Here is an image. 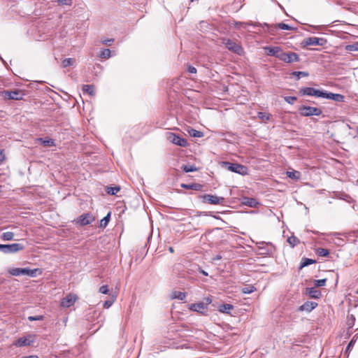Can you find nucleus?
Wrapping results in <instances>:
<instances>
[{
  "instance_id": "obj_1",
  "label": "nucleus",
  "mask_w": 358,
  "mask_h": 358,
  "mask_svg": "<svg viewBox=\"0 0 358 358\" xmlns=\"http://www.w3.org/2000/svg\"><path fill=\"white\" fill-rule=\"evenodd\" d=\"M8 273L13 276L24 275L30 277H36L38 274H41L42 271L39 268H13L8 270Z\"/></svg>"
},
{
  "instance_id": "obj_2",
  "label": "nucleus",
  "mask_w": 358,
  "mask_h": 358,
  "mask_svg": "<svg viewBox=\"0 0 358 358\" xmlns=\"http://www.w3.org/2000/svg\"><path fill=\"white\" fill-rule=\"evenodd\" d=\"M299 111L300 115L303 117H310L312 115L318 116L322 113V109L320 108L307 106H302L299 107Z\"/></svg>"
},
{
  "instance_id": "obj_3",
  "label": "nucleus",
  "mask_w": 358,
  "mask_h": 358,
  "mask_svg": "<svg viewBox=\"0 0 358 358\" xmlns=\"http://www.w3.org/2000/svg\"><path fill=\"white\" fill-rule=\"evenodd\" d=\"M166 136L167 140L173 144L184 148L188 145V143L185 138H183L174 133L167 132L166 134Z\"/></svg>"
},
{
  "instance_id": "obj_4",
  "label": "nucleus",
  "mask_w": 358,
  "mask_h": 358,
  "mask_svg": "<svg viewBox=\"0 0 358 358\" xmlns=\"http://www.w3.org/2000/svg\"><path fill=\"white\" fill-rule=\"evenodd\" d=\"M23 249L24 246L20 243L0 244V251L6 254L15 253Z\"/></svg>"
},
{
  "instance_id": "obj_5",
  "label": "nucleus",
  "mask_w": 358,
  "mask_h": 358,
  "mask_svg": "<svg viewBox=\"0 0 358 358\" xmlns=\"http://www.w3.org/2000/svg\"><path fill=\"white\" fill-rule=\"evenodd\" d=\"M223 43L225 44L226 48L229 50H230L234 53H236L239 55L243 54V48L241 47V45L240 44L237 43L236 42H235L232 40H230V39H224Z\"/></svg>"
},
{
  "instance_id": "obj_6",
  "label": "nucleus",
  "mask_w": 358,
  "mask_h": 358,
  "mask_svg": "<svg viewBox=\"0 0 358 358\" xmlns=\"http://www.w3.org/2000/svg\"><path fill=\"white\" fill-rule=\"evenodd\" d=\"M279 59L286 62V63H292V62H297L299 61V55L292 52H283L280 55Z\"/></svg>"
},
{
  "instance_id": "obj_7",
  "label": "nucleus",
  "mask_w": 358,
  "mask_h": 358,
  "mask_svg": "<svg viewBox=\"0 0 358 358\" xmlns=\"http://www.w3.org/2000/svg\"><path fill=\"white\" fill-rule=\"evenodd\" d=\"M202 199L204 202L214 205L222 204L224 201V199L223 197L212 194H204L202 196Z\"/></svg>"
},
{
  "instance_id": "obj_8",
  "label": "nucleus",
  "mask_w": 358,
  "mask_h": 358,
  "mask_svg": "<svg viewBox=\"0 0 358 358\" xmlns=\"http://www.w3.org/2000/svg\"><path fill=\"white\" fill-rule=\"evenodd\" d=\"M2 94L5 99L8 100H21L23 96V94L20 90H5L2 92Z\"/></svg>"
},
{
  "instance_id": "obj_9",
  "label": "nucleus",
  "mask_w": 358,
  "mask_h": 358,
  "mask_svg": "<svg viewBox=\"0 0 358 358\" xmlns=\"http://www.w3.org/2000/svg\"><path fill=\"white\" fill-rule=\"evenodd\" d=\"M95 218L91 213H84L77 218L76 222L81 226H85L91 224Z\"/></svg>"
},
{
  "instance_id": "obj_10",
  "label": "nucleus",
  "mask_w": 358,
  "mask_h": 358,
  "mask_svg": "<svg viewBox=\"0 0 358 358\" xmlns=\"http://www.w3.org/2000/svg\"><path fill=\"white\" fill-rule=\"evenodd\" d=\"M77 299L78 296L76 294H69L62 299L61 306L64 308H69L76 303Z\"/></svg>"
},
{
  "instance_id": "obj_11",
  "label": "nucleus",
  "mask_w": 358,
  "mask_h": 358,
  "mask_svg": "<svg viewBox=\"0 0 358 358\" xmlns=\"http://www.w3.org/2000/svg\"><path fill=\"white\" fill-rule=\"evenodd\" d=\"M263 27H266L267 31L271 33H273L275 31L276 27H278L283 30H293L294 29V28L292 27H291L288 24H286L283 22H280V23H278L275 25H269L266 23H264L263 25Z\"/></svg>"
},
{
  "instance_id": "obj_12",
  "label": "nucleus",
  "mask_w": 358,
  "mask_h": 358,
  "mask_svg": "<svg viewBox=\"0 0 358 358\" xmlns=\"http://www.w3.org/2000/svg\"><path fill=\"white\" fill-rule=\"evenodd\" d=\"M325 41H326L322 38L309 37L305 38L303 43L305 45H323Z\"/></svg>"
},
{
  "instance_id": "obj_13",
  "label": "nucleus",
  "mask_w": 358,
  "mask_h": 358,
  "mask_svg": "<svg viewBox=\"0 0 358 358\" xmlns=\"http://www.w3.org/2000/svg\"><path fill=\"white\" fill-rule=\"evenodd\" d=\"M300 93L304 96L320 97L321 91L313 87H303L300 89Z\"/></svg>"
},
{
  "instance_id": "obj_14",
  "label": "nucleus",
  "mask_w": 358,
  "mask_h": 358,
  "mask_svg": "<svg viewBox=\"0 0 358 358\" xmlns=\"http://www.w3.org/2000/svg\"><path fill=\"white\" fill-rule=\"evenodd\" d=\"M264 50L268 56H273L278 59L282 52L281 48L279 46H267L264 48Z\"/></svg>"
},
{
  "instance_id": "obj_15",
  "label": "nucleus",
  "mask_w": 358,
  "mask_h": 358,
  "mask_svg": "<svg viewBox=\"0 0 358 358\" xmlns=\"http://www.w3.org/2000/svg\"><path fill=\"white\" fill-rule=\"evenodd\" d=\"M31 338V336L30 335L28 336L27 337H21L15 341L14 345L17 347L30 345L34 342V340Z\"/></svg>"
},
{
  "instance_id": "obj_16",
  "label": "nucleus",
  "mask_w": 358,
  "mask_h": 358,
  "mask_svg": "<svg viewBox=\"0 0 358 358\" xmlns=\"http://www.w3.org/2000/svg\"><path fill=\"white\" fill-rule=\"evenodd\" d=\"M317 306V303L316 302H314V301H306V302H305L303 305H301L299 308V310H300V311L310 312Z\"/></svg>"
},
{
  "instance_id": "obj_17",
  "label": "nucleus",
  "mask_w": 358,
  "mask_h": 358,
  "mask_svg": "<svg viewBox=\"0 0 358 358\" xmlns=\"http://www.w3.org/2000/svg\"><path fill=\"white\" fill-rule=\"evenodd\" d=\"M226 166H227V169L229 171H231L232 172L238 173H241V171L245 169V167L243 165L238 164H234V163H229L226 162Z\"/></svg>"
},
{
  "instance_id": "obj_18",
  "label": "nucleus",
  "mask_w": 358,
  "mask_h": 358,
  "mask_svg": "<svg viewBox=\"0 0 358 358\" xmlns=\"http://www.w3.org/2000/svg\"><path fill=\"white\" fill-rule=\"evenodd\" d=\"M206 305H205L202 302H200V303H192L189 306V309L192 311H196V312H198V313H203V310L206 309Z\"/></svg>"
},
{
  "instance_id": "obj_19",
  "label": "nucleus",
  "mask_w": 358,
  "mask_h": 358,
  "mask_svg": "<svg viewBox=\"0 0 358 358\" xmlns=\"http://www.w3.org/2000/svg\"><path fill=\"white\" fill-rule=\"evenodd\" d=\"M307 294L313 299H319L322 295L321 292L315 287L307 288Z\"/></svg>"
},
{
  "instance_id": "obj_20",
  "label": "nucleus",
  "mask_w": 358,
  "mask_h": 358,
  "mask_svg": "<svg viewBox=\"0 0 358 358\" xmlns=\"http://www.w3.org/2000/svg\"><path fill=\"white\" fill-rule=\"evenodd\" d=\"M243 203L252 208L257 207L259 205V203L255 199L249 197L243 198Z\"/></svg>"
},
{
  "instance_id": "obj_21",
  "label": "nucleus",
  "mask_w": 358,
  "mask_h": 358,
  "mask_svg": "<svg viewBox=\"0 0 358 358\" xmlns=\"http://www.w3.org/2000/svg\"><path fill=\"white\" fill-rule=\"evenodd\" d=\"M83 93H87L92 96H94L95 94L94 87L92 85H84L83 86Z\"/></svg>"
},
{
  "instance_id": "obj_22",
  "label": "nucleus",
  "mask_w": 358,
  "mask_h": 358,
  "mask_svg": "<svg viewBox=\"0 0 358 358\" xmlns=\"http://www.w3.org/2000/svg\"><path fill=\"white\" fill-rule=\"evenodd\" d=\"M234 308L233 306L229 303L222 304L219 306L218 310L223 313H229V311Z\"/></svg>"
},
{
  "instance_id": "obj_23",
  "label": "nucleus",
  "mask_w": 358,
  "mask_h": 358,
  "mask_svg": "<svg viewBox=\"0 0 358 358\" xmlns=\"http://www.w3.org/2000/svg\"><path fill=\"white\" fill-rule=\"evenodd\" d=\"M171 297L172 299H177L183 301L185 299L186 295L185 292H182L180 291H174L171 294Z\"/></svg>"
},
{
  "instance_id": "obj_24",
  "label": "nucleus",
  "mask_w": 358,
  "mask_h": 358,
  "mask_svg": "<svg viewBox=\"0 0 358 358\" xmlns=\"http://www.w3.org/2000/svg\"><path fill=\"white\" fill-rule=\"evenodd\" d=\"M286 175L288 178H292V179H294V180H298L300 178V173L299 171H287L286 172Z\"/></svg>"
},
{
  "instance_id": "obj_25",
  "label": "nucleus",
  "mask_w": 358,
  "mask_h": 358,
  "mask_svg": "<svg viewBox=\"0 0 358 358\" xmlns=\"http://www.w3.org/2000/svg\"><path fill=\"white\" fill-rule=\"evenodd\" d=\"M287 242L293 248L299 243V240L296 236H291L287 238Z\"/></svg>"
},
{
  "instance_id": "obj_26",
  "label": "nucleus",
  "mask_w": 358,
  "mask_h": 358,
  "mask_svg": "<svg viewBox=\"0 0 358 358\" xmlns=\"http://www.w3.org/2000/svg\"><path fill=\"white\" fill-rule=\"evenodd\" d=\"M13 237H14V234L11 231L4 232L1 235V238L3 241H7L13 240Z\"/></svg>"
},
{
  "instance_id": "obj_27",
  "label": "nucleus",
  "mask_w": 358,
  "mask_h": 358,
  "mask_svg": "<svg viewBox=\"0 0 358 358\" xmlns=\"http://www.w3.org/2000/svg\"><path fill=\"white\" fill-rule=\"evenodd\" d=\"M38 141H40L45 146H53V145H55L54 140H52L51 138L45 140L43 138H40L38 139Z\"/></svg>"
},
{
  "instance_id": "obj_28",
  "label": "nucleus",
  "mask_w": 358,
  "mask_h": 358,
  "mask_svg": "<svg viewBox=\"0 0 358 358\" xmlns=\"http://www.w3.org/2000/svg\"><path fill=\"white\" fill-rule=\"evenodd\" d=\"M270 116L271 115L268 113H264V112H259L257 113L258 118H259L260 120H262L264 122L268 121L270 120Z\"/></svg>"
},
{
  "instance_id": "obj_29",
  "label": "nucleus",
  "mask_w": 358,
  "mask_h": 358,
  "mask_svg": "<svg viewBox=\"0 0 358 358\" xmlns=\"http://www.w3.org/2000/svg\"><path fill=\"white\" fill-rule=\"evenodd\" d=\"M120 190L119 186L107 187V193L110 195H115Z\"/></svg>"
},
{
  "instance_id": "obj_30",
  "label": "nucleus",
  "mask_w": 358,
  "mask_h": 358,
  "mask_svg": "<svg viewBox=\"0 0 358 358\" xmlns=\"http://www.w3.org/2000/svg\"><path fill=\"white\" fill-rule=\"evenodd\" d=\"M316 253L320 257H327L329 255V251L327 249L319 248L317 249Z\"/></svg>"
},
{
  "instance_id": "obj_31",
  "label": "nucleus",
  "mask_w": 358,
  "mask_h": 358,
  "mask_svg": "<svg viewBox=\"0 0 358 358\" xmlns=\"http://www.w3.org/2000/svg\"><path fill=\"white\" fill-rule=\"evenodd\" d=\"M188 132H189V135L193 137L201 138L203 135L201 131H197L194 129H191L190 130L188 131Z\"/></svg>"
},
{
  "instance_id": "obj_32",
  "label": "nucleus",
  "mask_w": 358,
  "mask_h": 358,
  "mask_svg": "<svg viewBox=\"0 0 358 358\" xmlns=\"http://www.w3.org/2000/svg\"><path fill=\"white\" fill-rule=\"evenodd\" d=\"M182 169L185 173L194 172L197 170V169L193 165H183L182 166Z\"/></svg>"
},
{
  "instance_id": "obj_33",
  "label": "nucleus",
  "mask_w": 358,
  "mask_h": 358,
  "mask_svg": "<svg viewBox=\"0 0 358 358\" xmlns=\"http://www.w3.org/2000/svg\"><path fill=\"white\" fill-rule=\"evenodd\" d=\"M110 213H108V215L106 216H105L101 220V223H100V227H106L108 224V223L110 221Z\"/></svg>"
},
{
  "instance_id": "obj_34",
  "label": "nucleus",
  "mask_w": 358,
  "mask_h": 358,
  "mask_svg": "<svg viewBox=\"0 0 358 358\" xmlns=\"http://www.w3.org/2000/svg\"><path fill=\"white\" fill-rule=\"evenodd\" d=\"M99 57L102 59H108L110 57V50L109 49H103Z\"/></svg>"
},
{
  "instance_id": "obj_35",
  "label": "nucleus",
  "mask_w": 358,
  "mask_h": 358,
  "mask_svg": "<svg viewBox=\"0 0 358 358\" xmlns=\"http://www.w3.org/2000/svg\"><path fill=\"white\" fill-rule=\"evenodd\" d=\"M292 75L296 76L297 78V80H299L301 76L302 77H308V73L306 71H294L292 72Z\"/></svg>"
},
{
  "instance_id": "obj_36",
  "label": "nucleus",
  "mask_w": 358,
  "mask_h": 358,
  "mask_svg": "<svg viewBox=\"0 0 358 358\" xmlns=\"http://www.w3.org/2000/svg\"><path fill=\"white\" fill-rule=\"evenodd\" d=\"M73 62L74 60L72 58L64 59L62 62V67L66 68L67 66L73 65Z\"/></svg>"
},
{
  "instance_id": "obj_37",
  "label": "nucleus",
  "mask_w": 358,
  "mask_h": 358,
  "mask_svg": "<svg viewBox=\"0 0 358 358\" xmlns=\"http://www.w3.org/2000/svg\"><path fill=\"white\" fill-rule=\"evenodd\" d=\"M315 262V261L312 259H308V258L303 259L302 262L301 264V267L307 266L308 265L314 264Z\"/></svg>"
},
{
  "instance_id": "obj_38",
  "label": "nucleus",
  "mask_w": 358,
  "mask_h": 358,
  "mask_svg": "<svg viewBox=\"0 0 358 358\" xmlns=\"http://www.w3.org/2000/svg\"><path fill=\"white\" fill-rule=\"evenodd\" d=\"M334 93L321 91L320 97L333 100Z\"/></svg>"
},
{
  "instance_id": "obj_39",
  "label": "nucleus",
  "mask_w": 358,
  "mask_h": 358,
  "mask_svg": "<svg viewBox=\"0 0 358 358\" xmlns=\"http://www.w3.org/2000/svg\"><path fill=\"white\" fill-rule=\"evenodd\" d=\"M348 325L349 328H351L354 326L355 321V317L353 315H349L348 316Z\"/></svg>"
},
{
  "instance_id": "obj_40",
  "label": "nucleus",
  "mask_w": 358,
  "mask_h": 358,
  "mask_svg": "<svg viewBox=\"0 0 358 358\" xmlns=\"http://www.w3.org/2000/svg\"><path fill=\"white\" fill-rule=\"evenodd\" d=\"M56 2L60 6H71L73 3L72 0H57Z\"/></svg>"
},
{
  "instance_id": "obj_41",
  "label": "nucleus",
  "mask_w": 358,
  "mask_h": 358,
  "mask_svg": "<svg viewBox=\"0 0 358 358\" xmlns=\"http://www.w3.org/2000/svg\"><path fill=\"white\" fill-rule=\"evenodd\" d=\"M327 282V279H320V280H315L314 285L315 287H322L324 286Z\"/></svg>"
},
{
  "instance_id": "obj_42",
  "label": "nucleus",
  "mask_w": 358,
  "mask_h": 358,
  "mask_svg": "<svg viewBox=\"0 0 358 358\" xmlns=\"http://www.w3.org/2000/svg\"><path fill=\"white\" fill-rule=\"evenodd\" d=\"M255 290L253 286H246L242 289V292L244 294H250Z\"/></svg>"
},
{
  "instance_id": "obj_43",
  "label": "nucleus",
  "mask_w": 358,
  "mask_h": 358,
  "mask_svg": "<svg viewBox=\"0 0 358 358\" xmlns=\"http://www.w3.org/2000/svg\"><path fill=\"white\" fill-rule=\"evenodd\" d=\"M345 49L348 51H358V43L348 45Z\"/></svg>"
},
{
  "instance_id": "obj_44",
  "label": "nucleus",
  "mask_w": 358,
  "mask_h": 358,
  "mask_svg": "<svg viewBox=\"0 0 358 358\" xmlns=\"http://www.w3.org/2000/svg\"><path fill=\"white\" fill-rule=\"evenodd\" d=\"M333 100L337 102H342L344 101V96L340 94H334Z\"/></svg>"
},
{
  "instance_id": "obj_45",
  "label": "nucleus",
  "mask_w": 358,
  "mask_h": 358,
  "mask_svg": "<svg viewBox=\"0 0 358 358\" xmlns=\"http://www.w3.org/2000/svg\"><path fill=\"white\" fill-rule=\"evenodd\" d=\"M284 99L287 103H288L289 104H294V103L296 100V96H285Z\"/></svg>"
},
{
  "instance_id": "obj_46",
  "label": "nucleus",
  "mask_w": 358,
  "mask_h": 358,
  "mask_svg": "<svg viewBox=\"0 0 358 358\" xmlns=\"http://www.w3.org/2000/svg\"><path fill=\"white\" fill-rule=\"evenodd\" d=\"M99 292L103 294H108L109 292L108 285H103L99 288Z\"/></svg>"
},
{
  "instance_id": "obj_47",
  "label": "nucleus",
  "mask_w": 358,
  "mask_h": 358,
  "mask_svg": "<svg viewBox=\"0 0 358 358\" xmlns=\"http://www.w3.org/2000/svg\"><path fill=\"white\" fill-rule=\"evenodd\" d=\"M115 301V296L111 301H109V300L106 301L103 305V308H108L109 307H110L112 306V304L114 303Z\"/></svg>"
},
{
  "instance_id": "obj_48",
  "label": "nucleus",
  "mask_w": 358,
  "mask_h": 358,
  "mask_svg": "<svg viewBox=\"0 0 358 358\" xmlns=\"http://www.w3.org/2000/svg\"><path fill=\"white\" fill-rule=\"evenodd\" d=\"M43 319V316H42V315L28 317V320L29 321L42 320Z\"/></svg>"
},
{
  "instance_id": "obj_49",
  "label": "nucleus",
  "mask_w": 358,
  "mask_h": 358,
  "mask_svg": "<svg viewBox=\"0 0 358 358\" xmlns=\"http://www.w3.org/2000/svg\"><path fill=\"white\" fill-rule=\"evenodd\" d=\"M356 342V340L355 339V338H353L350 341V343H348V346H347V348H346V350L348 351V350H350L351 348L353 347V345H355Z\"/></svg>"
},
{
  "instance_id": "obj_50",
  "label": "nucleus",
  "mask_w": 358,
  "mask_h": 358,
  "mask_svg": "<svg viewBox=\"0 0 358 358\" xmlns=\"http://www.w3.org/2000/svg\"><path fill=\"white\" fill-rule=\"evenodd\" d=\"M188 71L190 73H196V69L195 67L194 66H189L188 68Z\"/></svg>"
},
{
  "instance_id": "obj_51",
  "label": "nucleus",
  "mask_w": 358,
  "mask_h": 358,
  "mask_svg": "<svg viewBox=\"0 0 358 358\" xmlns=\"http://www.w3.org/2000/svg\"><path fill=\"white\" fill-rule=\"evenodd\" d=\"M5 159V155L3 153V151L0 150V164H1Z\"/></svg>"
},
{
  "instance_id": "obj_52",
  "label": "nucleus",
  "mask_w": 358,
  "mask_h": 358,
  "mask_svg": "<svg viewBox=\"0 0 358 358\" xmlns=\"http://www.w3.org/2000/svg\"><path fill=\"white\" fill-rule=\"evenodd\" d=\"M113 41L114 40L113 38H110V39L104 40L102 41V43L106 45H109L110 43L113 42Z\"/></svg>"
},
{
  "instance_id": "obj_53",
  "label": "nucleus",
  "mask_w": 358,
  "mask_h": 358,
  "mask_svg": "<svg viewBox=\"0 0 358 358\" xmlns=\"http://www.w3.org/2000/svg\"><path fill=\"white\" fill-rule=\"evenodd\" d=\"M222 259V257L220 255H217L213 258L214 261L220 260Z\"/></svg>"
},
{
  "instance_id": "obj_54",
  "label": "nucleus",
  "mask_w": 358,
  "mask_h": 358,
  "mask_svg": "<svg viewBox=\"0 0 358 358\" xmlns=\"http://www.w3.org/2000/svg\"><path fill=\"white\" fill-rule=\"evenodd\" d=\"M22 358H38V357L36 355H30V356L24 357Z\"/></svg>"
},
{
  "instance_id": "obj_55",
  "label": "nucleus",
  "mask_w": 358,
  "mask_h": 358,
  "mask_svg": "<svg viewBox=\"0 0 358 358\" xmlns=\"http://www.w3.org/2000/svg\"><path fill=\"white\" fill-rule=\"evenodd\" d=\"M201 273L203 275H206V276H207V275H208V273H206V271H203V270L201 271Z\"/></svg>"
},
{
  "instance_id": "obj_56",
  "label": "nucleus",
  "mask_w": 358,
  "mask_h": 358,
  "mask_svg": "<svg viewBox=\"0 0 358 358\" xmlns=\"http://www.w3.org/2000/svg\"><path fill=\"white\" fill-rule=\"evenodd\" d=\"M169 250L171 252H173V248H172V247H169Z\"/></svg>"
},
{
  "instance_id": "obj_57",
  "label": "nucleus",
  "mask_w": 358,
  "mask_h": 358,
  "mask_svg": "<svg viewBox=\"0 0 358 358\" xmlns=\"http://www.w3.org/2000/svg\"><path fill=\"white\" fill-rule=\"evenodd\" d=\"M207 301H208V303H210L211 302V300L207 299Z\"/></svg>"
}]
</instances>
